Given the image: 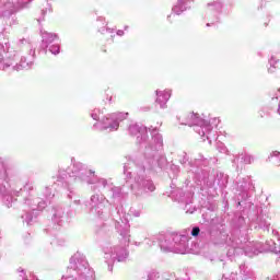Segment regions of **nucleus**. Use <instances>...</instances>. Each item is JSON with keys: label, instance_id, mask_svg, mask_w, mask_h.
Listing matches in <instances>:
<instances>
[{"label": "nucleus", "instance_id": "obj_2", "mask_svg": "<svg viewBox=\"0 0 280 280\" xmlns=\"http://www.w3.org/2000/svg\"><path fill=\"white\" fill-rule=\"evenodd\" d=\"M104 54H106V49H103Z\"/></svg>", "mask_w": 280, "mask_h": 280}, {"label": "nucleus", "instance_id": "obj_1", "mask_svg": "<svg viewBox=\"0 0 280 280\" xmlns=\"http://www.w3.org/2000/svg\"><path fill=\"white\" fill-rule=\"evenodd\" d=\"M192 237H198L200 235V228H194L191 231Z\"/></svg>", "mask_w": 280, "mask_h": 280}]
</instances>
